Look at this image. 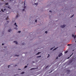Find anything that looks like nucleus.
<instances>
[{
	"label": "nucleus",
	"mask_w": 76,
	"mask_h": 76,
	"mask_svg": "<svg viewBox=\"0 0 76 76\" xmlns=\"http://www.w3.org/2000/svg\"><path fill=\"white\" fill-rule=\"evenodd\" d=\"M61 56H63V54H62V53H61L59 54L58 57H60Z\"/></svg>",
	"instance_id": "obj_3"
},
{
	"label": "nucleus",
	"mask_w": 76,
	"mask_h": 76,
	"mask_svg": "<svg viewBox=\"0 0 76 76\" xmlns=\"http://www.w3.org/2000/svg\"><path fill=\"white\" fill-rule=\"evenodd\" d=\"M8 8H9V9H10V7H8Z\"/></svg>",
	"instance_id": "obj_38"
},
{
	"label": "nucleus",
	"mask_w": 76,
	"mask_h": 76,
	"mask_svg": "<svg viewBox=\"0 0 76 76\" xmlns=\"http://www.w3.org/2000/svg\"><path fill=\"white\" fill-rule=\"evenodd\" d=\"M4 45V43H3L2 44V45Z\"/></svg>",
	"instance_id": "obj_28"
},
{
	"label": "nucleus",
	"mask_w": 76,
	"mask_h": 76,
	"mask_svg": "<svg viewBox=\"0 0 76 76\" xmlns=\"http://www.w3.org/2000/svg\"><path fill=\"white\" fill-rule=\"evenodd\" d=\"M70 58V57H68V59H69V58Z\"/></svg>",
	"instance_id": "obj_40"
},
{
	"label": "nucleus",
	"mask_w": 76,
	"mask_h": 76,
	"mask_svg": "<svg viewBox=\"0 0 76 76\" xmlns=\"http://www.w3.org/2000/svg\"><path fill=\"white\" fill-rule=\"evenodd\" d=\"M74 16V15L73 14L71 17V18H72V17H73V16Z\"/></svg>",
	"instance_id": "obj_25"
},
{
	"label": "nucleus",
	"mask_w": 76,
	"mask_h": 76,
	"mask_svg": "<svg viewBox=\"0 0 76 76\" xmlns=\"http://www.w3.org/2000/svg\"><path fill=\"white\" fill-rule=\"evenodd\" d=\"M73 53H72V54L71 55H70V57H71V56H72V55H73Z\"/></svg>",
	"instance_id": "obj_16"
},
{
	"label": "nucleus",
	"mask_w": 76,
	"mask_h": 76,
	"mask_svg": "<svg viewBox=\"0 0 76 76\" xmlns=\"http://www.w3.org/2000/svg\"><path fill=\"white\" fill-rule=\"evenodd\" d=\"M58 56H57V57H56V59H58Z\"/></svg>",
	"instance_id": "obj_22"
},
{
	"label": "nucleus",
	"mask_w": 76,
	"mask_h": 76,
	"mask_svg": "<svg viewBox=\"0 0 76 76\" xmlns=\"http://www.w3.org/2000/svg\"><path fill=\"white\" fill-rule=\"evenodd\" d=\"M20 32H21V31H18V33H20Z\"/></svg>",
	"instance_id": "obj_17"
},
{
	"label": "nucleus",
	"mask_w": 76,
	"mask_h": 76,
	"mask_svg": "<svg viewBox=\"0 0 76 76\" xmlns=\"http://www.w3.org/2000/svg\"><path fill=\"white\" fill-rule=\"evenodd\" d=\"M34 4H35L36 6H37V5H38V3H34Z\"/></svg>",
	"instance_id": "obj_7"
},
{
	"label": "nucleus",
	"mask_w": 76,
	"mask_h": 76,
	"mask_svg": "<svg viewBox=\"0 0 76 76\" xmlns=\"http://www.w3.org/2000/svg\"><path fill=\"white\" fill-rule=\"evenodd\" d=\"M53 48H51L50 49V50H53Z\"/></svg>",
	"instance_id": "obj_29"
},
{
	"label": "nucleus",
	"mask_w": 76,
	"mask_h": 76,
	"mask_svg": "<svg viewBox=\"0 0 76 76\" xmlns=\"http://www.w3.org/2000/svg\"><path fill=\"white\" fill-rule=\"evenodd\" d=\"M13 42H15V43L16 44H18V42L16 41H14Z\"/></svg>",
	"instance_id": "obj_5"
},
{
	"label": "nucleus",
	"mask_w": 76,
	"mask_h": 76,
	"mask_svg": "<svg viewBox=\"0 0 76 76\" xmlns=\"http://www.w3.org/2000/svg\"><path fill=\"white\" fill-rule=\"evenodd\" d=\"M33 69H35L34 68H32L31 69V70H33Z\"/></svg>",
	"instance_id": "obj_19"
},
{
	"label": "nucleus",
	"mask_w": 76,
	"mask_h": 76,
	"mask_svg": "<svg viewBox=\"0 0 76 76\" xmlns=\"http://www.w3.org/2000/svg\"><path fill=\"white\" fill-rule=\"evenodd\" d=\"M67 52H68V51H66L64 53H65V54H66V53H67Z\"/></svg>",
	"instance_id": "obj_11"
},
{
	"label": "nucleus",
	"mask_w": 76,
	"mask_h": 76,
	"mask_svg": "<svg viewBox=\"0 0 76 76\" xmlns=\"http://www.w3.org/2000/svg\"><path fill=\"white\" fill-rule=\"evenodd\" d=\"M37 58H39V57H41V56H37Z\"/></svg>",
	"instance_id": "obj_12"
},
{
	"label": "nucleus",
	"mask_w": 76,
	"mask_h": 76,
	"mask_svg": "<svg viewBox=\"0 0 76 76\" xmlns=\"http://www.w3.org/2000/svg\"><path fill=\"white\" fill-rule=\"evenodd\" d=\"M37 22V20H35V22Z\"/></svg>",
	"instance_id": "obj_36"
},
{
	"label": "nucleus",
	"mask_w": 76,
	"mask_h": 76,
	"mask_svg": "<svg viewBox=\"0 0 76 76\" xmlns=\"http://www.w3.org/2000/svg\"><path fill=\"white\" fill-rule=\"evenodd\" d=\"M25 73V72H22L21 73V74H23Z\"/></svg>",
	"instance_id": "obj_9"
},
{
	"label": "nucleus",
	"mask_w": 76,
	"mask_h": 76,
	"mask_svg": "<svg viewBox=\"0 0 76 76\" xmlns=\"http://www.w3.org/2000/svg\"><path fill=\"white\" fill-rule=\"evenodd\" d=\"M74 50H72V51H74Z\"/></svg>",
	"instance_id": "obj_43"
},
{
	"label": "nucleus",
	"mask_w": 76,
	"mask_h": 76,
	"mask_svg": "<svg viewBox=\"0 0 76 76\" xmlns=\"http://www.w3.org/2000/svg\"><path fill=\"white\" fill-rule=\"evenodd\" d=\"M26 67H27V66H25V68H26Z\"/></svg>",
	"instance_id": "obj_23"
},
{
	"label": "nucleus",
	"mask_w": 76,
	"mask_h": 76,
	"mask_svg": "<svg viewBox=\"0 0 76 76\" xmlns=\"http://www.w3.org/2000/svg\"><path fill=\"white\" fill-rule=\"evenodd\" d=\"M72 38H74V39H76V35L74 36V35L72 34Z\"/></svg>",
	"instance_id": "obj_1"
},
{
	"label": "nucleus",
	"mask_w": 76,
	"mask_h": 76,
	"mask_svg": "<svg viewBox=\"0 0 76 76\" xmlns=\"http://www.w3.org/2000/svg\"><path fill=\"white\" fill-rule=\"evenodd\" d=\"M22 45H25V43H22Z\"/></svg>",
	"instance_id": "obj_31"
},
{
	"label": "nucleus",
	"mask_w": 76,
	"mask_h": 76,
	"mask_svg": "<svg viewBox=\"0 0 76 76\" xmlns=\"http://www.w3.org/2000/svg\"><path fill=\"white\" fill-rule=\"evenodd\" d=\"M25 8H26V6H24V9H25Z\"/></svg>",
	"instance_id": "obj_32"
},
{
	"label": "nucleus",
	"mask_w": 76,
	"mask_h": 76,
	"mask_svg": "<svg viewBox=\"0 0 76 76\" xmlns=\"http://www.w3.org/2000/svg\"><path fill=\"white\" fill-rule=\"evenodd\" d=\"M12 31V29H10L8 30V32H10V31Z\"/></svg>",
	"instance_id": "obj_4"
},
{
	"label": "nucleus",
	"mask_w": 76,
	"mask_h": 76,
	"mask_svg": "<svg viewBox=\"0 0 76 76\" xmlns=\"http://www.w3.org/2000/svg\"><path fill=\"white\" fill-rule=\"evenodd\" d=\"M49 12H51H51H52V11H51V10H50L49 11Z\"/></svg>",
	"instance_id": "obj_33"
},
{
	"label": "nucleus",
	"mask_w": 76,
	"mask_h": 76,
	"mask_svg": "<svg viewBox=\"0 0 76 76\" xmlns=\"http://www.w3.org/2000/svg\"><path fill=\"white\" fill-rule=\"evenodd\" d=\"M47 67H48V66H47L46 67V68H47Z\"/></svg>",
	"instance_id": "obj_27"
},
{
	"label": "nucleus",
	"mask_w": 76,
	"mask_h": 76,
	"mask_svg": "<svg viewBox=\"0 0 76 76\" xmlns=\"http://www.w3.org/2000/svg\"><path fill=\"white\" fill-rule=\"evenodd\" d=\"M39 54H40V52H38L36 54V55H39Z\"/></svg>",
	"instance_id": "obj_8"
},
{
	"label": "nucleus",
	"mask_w": 76,
	"mask_h": 76,
	"mask_svg": "<svg viewBox=\"0 0 76 76\" xmlns=\"http://www.w3.org/2000/svg\"><path fill=\"white\" fill-rule=\"evenodd\" d=\"M6 47H5V48H6Z\"/></svg>",
	"instance_id": "obj_44"
},
{
	"label": "nucleus",
	"mask_w": 76,
	"mask_h": 76,
	"mask_svg": "<svg viewBox=\"0 0 76 76\" xmlns=\"http://www.w3.org/2000/svg\"><path fill=\"white\" fill-rule=\"evenodd\" d=\"M48 57H50V54H48Z\"/></svg>",
	"instance_id": "obj_18"
},
{
	"label": "nucleus",
	"mask_w": 76,
	"mask_h": 76,
	"mask_svg": "<svg viewBox=\"0 0 76 76\" xmlns=\"http://www.w3.org/2000/svg\"><path fill=\"white\" fill-rule=\"evenodd\" d=\"M10 66V65L8 66V68H9V66Z\"/></svg>",
	"instance_id": "obj_37"
},
{
	"label": "nucleus",
	"mask_w": 76,
	"mask_h": 76,
	"mask_svg": "<svg viewBox=\"0 0 76 76\" xmlns=\"http://www.w3.org/2000/svg\"><path fill=\"white\" fill-rule=\"evenodd\" d=\"M9 17H7L6 18V20H7V19H8V18Z\"/></svg>",
	"instance_id": "obj_15"
},
{
	"label": "nucleus",
	"mask_w": 76,
	"mask_h": 76,
	"mask_svg": "<svg viewBox=\"0 0 76 76\" xmlns=\"http://www.w3.org/2000/svg\"><path fill=\"white\" fill-rule=\"evenodd\" d=\"M25 10V9H23V11H24Z\"/></svg>",
	"instance_id": "obj_34"
},
{
	"label": "nucleus",
	"mask_w": 76,
	"mask_h": 76,
	"mask_svg": "<svg viewBox=\"0 0 76 76\" xmlns=\"http://www.w3.org/2000/svg\"><path fill=\"white\" fill-rule=\"evenodd\" d=\"M14 25H15V26H16V27H17V26H18L16 24V23H15Z\"/></svg>",
	"instance_id": "obj_6"
},
{
	"label": "nucleus",
	"mask_w": 76,
	"mask_h": 76,
	"mask_svg": "<svg viewBox=\"0 0 76 76\" xmlns=\"http://www.w3.org/2000/svg\"><path fill=\"white\" fill-rule=\"evenodd\" d=\"M17 66V65H15V66Z\"/></svg>",
	"instance_id": "obj_42"
},
{
	"label": "nucleus",
	"mask_w": 76,
	"mask_h": 76,
	"mask_svg": "<svg viewBox=\"0 0 76 76\" xmlns=\"http://www.w3.org/2000/svg\"><path fill=\"white\" fill-rule=\"evenodd\" d=\"M25 3L24 2V6H25Z\"/></svg>",
	"instance_id": "obj_35"
},
{
	"label": "nucleus",
	"mask_w": 76,
	"mask_h": 76,
	"mask_svg": "<svg viewBox=\"0 0 76 76\" xmlns=\"http://www.w3.org/2000/svg\"><path fill=\"white\" fill-rule=\"evenodd\" d=\"M57 48H55V49H54V50H56L57 49Z\"/></svg>",
	"instance_id": "obj_26"
},
{
	"label": "nucleus",
	"mask_w": 76,
	"mask_h": 76,
	"mask_svg": "<svg viewBox=\"0 0 76 76\" xmlns=\"http://www.w3.org/2000/svg\"><path fill=\"white\" fill-rule=\"evenodd\" d=\"M4 11H6V9H4Z\"/></svg>",
	"instance_id": "obj_30"
},
{
	"label": "nucleus",
	"mask_w": 76,
	"mask_h": 76,
	"mask_svg": "<svg viewBox=\"0 0 76 76\" xmlns=\"http://www.w3.org/2000/svg\"><path fill=\"white\" fill-rule=\"evenodd\" d=\"M7 23H9V21H7Z\"/></svg>",
	"instance_id": "obj_39"
},
{
	"label": "nucleus",
	"mask_w": 76,
	"mask_h": 76,
	"mask_svg": "<svg viewBox=\"0 0 76 76\" xmlns=\"http://www.w3.org/2000/svg\"><path fill=\"white\" fill-rule=\"evenodd\" d=\"M69 45H70L68 44L67 45V46H69Z\"/></svg>",
	"instance_id": "obj_24"
},
{
	"label": "nucleus",
	"mask_w": 76,
	"mask_h": 76,
	"mask_svg": "<svg viewBox=\"0 0 76 76\" xmlns=\"http://www.w3.org/2000/svg\"><path fill=\"white\" fill-rule=\"evenodd\" d=\"M16 56H18V55H16Z\"/></svg>",
	"instance_id": "obj_41"
},
{
	"label": "nucleus",
	"mask_w": 76,
	"mask_h": 76,
	"mask_svg": "<svg viewBox=\"0 0 76 76\" xmlns=\"http://www.w3.org/2000/svg\"><path fill=\"white\" fill-rule=\"evenodd\" d=\"M1 11H2V12H4V10H3L1 9Z\"/></svg>",
	"instance_id": "obj_14"
},
{
	"label": "nucleus",
	"mask_w": 76,
	"mask_h": 76,
	"mask_svg": "<svg viewBox=\"0 0 76 76\" xmlns=\"http://www.w3.org/2000/svg\"><path fill=\"white\" fill-rule=\"evenodd\" d=\"M18 16H19V14H17V16H16V18H18Z\"/></svg>",
	"instance_id": "obj_10"
},
{
	"label": "nucleus",
	"mask_w": 76,
	"mask_h": 76,
	"mask_svg": "<svg viewBox=\"0 0 76 76\" xmlns=\"http://www.w3.org/2000/svg\"><path fill=\"white\" fill-rule=\"evenodd\" d=\"M14 29H16V30H18V28L15 27V28H14Z\"/></svg>",
	"instance_id": "obj_13"
},
{
	"label": "nucleus",
	"mask_w": 76,
	"mask_h": 76,
	"mask_svg": "<svg viewBox=\"0 0 76 76\" xmlns=\"http://www.w3.org/2000/svg\"><path fill=\"white\" fill-rule=\"evenodd\" d=\"M66 26L65 25H61V27L62 28H64Z\"/></svg>",
	"instance_id": "obj_2"
},
{
	"label": "nucleus",
	"mask_w": 76,
	"mask_h": 76,
	"mask_svg": "<svg viewBox=\"0 0 76 76\" xmlns=\"http://www.w3.org/2000/svg\"><path fill=\"white\" fill-rule=\"evenodd\" d=\"M45 33H46V34H47V33H48V32H47V31H45Z\"/></svg>",
	"instance_id": "obj_20"
},
{
	"label": "nucleus",
	"mask_w": 76,
	"mask_h": 76,
	"mask_svg": "<svg viewBox=\"0 0 76 76\" xmlns=\"http://www.w3.org/2000/svg\"><path fill=\"white\" fill-rule=\"evenodd\" d=\"M6 5H7L8 4V3H5Z\"/></svg>",
	"instance_id": "obj_21"
}]
</instances>
